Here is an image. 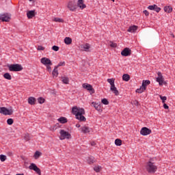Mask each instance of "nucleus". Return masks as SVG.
<instances>
[{
  "label": "nucleus",
  "instance_id": "1",
  "mask_svg": "<svg viewBox=\"0 0 175 175\" xmlns=\"http://www.w3.org/2000/svg\"><path fill=\"white\" fill-rule=\"evenodd\" d=\"M72 113L75 116V118L79 121L85 122L86 118L84 116L85 111L83 108L77 107V106L73 107L72 109Z\"/></svg>",
  "mask_w": 175,
  "mask_h": 175
},
{
  "label": "nucleus",
  "instance_id": "2",
  "mask_svg": "<svg viewBox=\"0 0 175 175\" xmlns=\"http://www.w3.org/2000/svg\"><path fill=\"white\" fill-rule=\"evenodd\" d=\"M77 6L80 8V9H85V8H87V5L84 4V0H78L77 4L75 1H69L67 8L70 12H75V10L77 9Z\"/></svg>",
  "mask_w": 175,
  "mask_h": 175
},
{
  "label": "nucleus",
  "instance_id": "3",
  "mask_svg": "<svg viewBox=\"0 0 175 175\" xmlns=\"http://www.w3.org/2000/svg\"><path fill=\"white\" fill-rule=\"evenodd\" d=\"M146 169L148 173H155L158 167L154 163L149 161L146 163Z\"/></svg>",
  "mask_w": 175,
  "mask_h": 175
},
{
  "label": "nucleus",
  "instance_id": "4",
  "mask_svg": "<svg viewBox=\"0 0 175 175\" xmlns=\"http://www.w3.org/2000/svg\"><path fill=\"white\" fill-rule=\"evenodd\" d=\"M10 72H21L23 70V66L21 64H10L8 66Z\"/></svg>",
  "mask_w": 175,
  "mask_h": 175
},
{
  "label": "nucleus",
  "instance_id": "5",
  "mask_svg": "<svg viewBox=\"0 0 175 175\" xmlns=\"http://www.w3.org/2000/svg\"><path fill=\"white\" fill-rule=\"evenodd\" d=\"M151 81L150 80H144L142 81V85L139 88L137 89L135 92L137 94H142V92H144L146 91V88H147V85H150Z\"/></svg>",
  "mask_w": 175,
  "mask_h": 175
},
{
  "label": "nucleus",
  "instance_id": "6",
  "mask_svg": "<svg viewBox=\"0 0 175 175\" xmlns=\"http://www.w3.org/2000/svg\"><path fill=\"white\" fill-rule=\"evenodd\" d=\"M59 134H60V137H59L60 140H65V139H70V137H72V135H70V133H69V132L66 131L64 129L60 130Z\"/></svg>",
  "mask_w": 175,
  "mask_h": 175
},
{
  "label": "nucleus",
  "instance_id": "7",
  "mask_svg": "<svg viewBox=\"0 0 175 175\" xmlns=\"http://www.w3.org/2000/svg\"><path fill=\"white\" fill-rule=\"evenodd\" d=\"M0 113L3 114L4 116H12L13 114V109L5 107H0Z\"/></svg>",
  "mask_w": 175,
  "mask_h": 175
},
{
  "label": "nucleus",
  "instance_id": "8",
  "mask_svg": "<svg viewBox=\"0 0 175 175\" xmlns=\"http://www.w3.org/2000/svg\"><path fill=\"white\" fill-rule=\"evenodd\" d=\"M29 169L30 170H33L38 175H42V171H40V168L38 167V165H36V164L33 163L30 164V165L29 166Z\"/></svg>",
  "mask_w": 175,
  "mask_h": 175
},
{
  "label": "nucleus",
  "instance_id": "9",
  "mask_svg": "<svg viewBox=\"0 0 175 175\" xmlns=\"http://www.w3.org/2000/svg\"><path fill=\"white\" fill-rule=\"evenodd\" d=\"M82 87L85 88V90H87V91H89L91 94H95V90L92 88V85L89 83H85L82 85Z\"/></svg>",
  "mask_w": 175,
  "mask_h": 175
},
{
  "label": "nucleus",
  "instance_id": "10",
  "mask_svg": "<svg viewBox=\"0 0 175 175\" xmlns=\"http://www.w3.org/2000/svg\"><path fill=\"white\" fill-rule=\"evenodd\" d=\"M152 132L151 129L147 127H143L140 131V134L142 135V136H147L151 135Z\"/></svg>",
  "mask_w": 175,
  "mask_h": 175
},
{
  "label": "nucleus",
  "instance_id": "11",
  "mask_svg": "<svg viewBox=\"0 0 175 175\" xmlns=\"http://www.w3.org/2000/svg\"><path fill=\"white\" fill-rule=\"evenodd\" d=\"M0 20L3 22L9 23L10 21V15L8 14H0Z\"/></svg>",
  "mask_w": 175,
  "mask_h": 175
},
{
  "label": "nucleus",
  "instance_id": "12",
  "mask_svg": "<svg viewBox=\"0 0 175 175\" xmlns=\"http://www.w3.org/2000/svg\"><path fill=\"white\" fill-rule=\"evenodd\" d=\"M132 54V51L129 48H124L121 52L122 57H129Z\"/></svg>",
  "mask_w": 175,
  "mask_h": 175
},
{
  "label": "nucleus",
  "instance_id": "13",
  "mask_svg": "<svg viewBox=\"0 0 175 175\" xmlns=\"http://www.w3.org/2000/svg\"><path fill=\"white\" fill-rule=\"evenodd\" d=\"M158 77L157 78V81L159 83V85H163V81L165 79H163V76L162 75V72H157Z\"/></svg>",
  "mask_w": 175,
  "mask_h": 175
},
{
  "label": "nucleus",
  "instance_id": "14",
  "mask_svg": "<svg viewBox=\"0 0 175 175\" xmlns=\"http://www.w3.org/2000/svg\"><path fill=\"white\" fill-rule=\"evenodd\" d=\"M41 64L47 66V65H53L51 60L47 57H42L40 60Z\"/></svg>",
  "mask_w": 175,
  "mask_h": 175
},
{
  "label": "nucleus",
  "instance_id": "15",
  "mask_svg": "<svg viewBox=\"0 0 175 175\" xmlns=\"http://www.w3.org/2000/svg\"><path fill=\"white\" fill-rule=\"evenodd\" d=\"M148 9H149V10H154V12H157V13H159L161 12V8L158 7V5L155 4L153 5H149Z\"/></svg>",
  "mask_w": 175,
  "mask_h": 175
},
{
  "label": "nucleus",
  "instance_id": "16",
  "mask_svg": "<svg viewBox=\"0 0 175 175\" xmlns=\"http://www.w3.org/2000/svg\"><path fill=\"white\" fill-rule=\"evenodd\" d=\"M81 131L82 132V133H90V132H91V129H90V127L87 126H83L81 128Z\"/></svg>",
  "mask_w": 175,
  "mask_h": 175
},
{
  "label": "nucleus",
  "instance_id": "17",
  "mask_svg": "<svg viewBox=\"0 0 175 175\" xmlns=\"http://www.w3.org/2000/svg\"><path fill=\"white\" fill-rule=\"evenodd\" d=\"M86 161L89 165H92V163H95V162H96V160H95V158L92 156L88 157Z\"/></svg>",
  "mask_w": 175,
  "mask_h": 175
},
{
  "label": "nucleus",
  "instance_id": "18",
  "mask_svg": "<svg viewBox=\"0 0 175 175\" xmlns=\"http://www.w3.org/2000/svg\"><path fill=\"white\" fill-rule=\"evenodd\" d=\"M92 105H94V109L97 110V111H102V106L100 104L95 103H92Z\"/></svg>",
  "mask_w": 175,
  "mask_h": 175
},
{
  "label": "nucleus",
  "instance_id": "19",
  "mask_svg": "<svg viewBox=\"0 0 175 175\" xmlns=\"http://www.w3.org/2000/svg\"><path fill=\"white\" fill-rule=\"evenodd\" d=\"M27 18H33L35 17V11L34 10H30L27 12Z\"/></svg>",
  "mask_w": 175,
  "mask_h": 175
},
{
  "label": "nucleus",
  "instance_id": "20",
  "mask_svg": "<svg viewBox=\"0 0 175 175\" xmlns=\"http://www.w3.org/2000/svg\"><path fill=\"white\" fill-rule=\"evenodd\" d=\"M90 47L91 46H90V44H88V43L81 45V49H83L84 51H88V50H90Z\"/></svg>",
  "mask_w": 175,
  "mask_h": 175
},
{
  "label": "nucleus",
  "instance_id": "21",
  "mask_svg": "<svg viewBox=\"0 0 175 175\" xmlns=\"http://www.w3.org/2000/svg\"><path fill=\"white\" fill-rule=\"evenodd\" d=\"M36 102V98H35V97H29L28 98V104L29 105H35Z\"/></svg>",
  "mask_w": 175,
  "mask_h": 175
},
{
  "label": "nucleus",
  "instance_id": "22",
  "mask_svg": "<svg viewBox=\"0 0 175 175\" xmlns=\"http://www.w3.org/2000/svg\"><path fill=\"white\" fill-rule=\"evenodd\" d=\"M164 11L166 13H172V12H173V8L169 5H166L164 7Z\"/></svg>",
  "mask_w": 175,
  "mask_h": 175
},
{
  "label": "nucleus",
  "instance_id": "23",
  "mask_svg": "<svg viewBox=\"0 0 175 175\" xmlns=\"http://www.w3.org/2000/svg\"><path fill=\"white\" fill-rule=\"evenodd\" d=\"M57 121H59L60 124H66V122H68V119L65 117H61L57 120Z\"/></svg>",
  "mask_w": 175,
  "mask_h": 175
},
{
  "label": "nucleus",
  "instance_id": "24",
  "mask_svg": "<svg viewBox=\"0 0 175 175\" xmlns=\"http://www.w3.org/2000/svg\"><path fill=\"white\" fill-rule=\"evenodd\" d=\"M127 31L128 32H135L137 31V26L136 25L131 26Z\"/></svg>",
  "mask_w": 175,
  "mask_h": 175
},
{
  "label": "nucleus",
  "instance_id": "25",
  "mask_svg": "<svg viewBox=\"0 0 175 175\" xmlns=\"http://www.w3.org/2000/svg\"><path fill=\"white\" fill-rule=\"evenodd\" d=\"M52 75L53 77H58V66H55L54 70H53Z\"/></svg>",
  "mask_w": 175,
  "mask_h": 175
},
{
  "label": "nucleus",
  "instance_id": "26",
  "mask_svg": "<svg viewBox=\"0 0 175 175\" xmlns=\"http://www.w3.org/2000/svg\"><path fill=\"white\" fill-rule=\"evenodd\" d=\"M122 80L124 81H129V80H131V77L128 74H124L122 75Z\"/></svg>",
  "mask_w": 175,
  "mask_h": 175
},
{
  "label": "nucleus",
  "instance_id": "27",
  "mask_svg": "<svg viewBox=\"0 0 175 175\" xmlns=\"http://www.w3.org/2000/svg\"><path fill=\"white\" fill-rule=\"evenodd\" d=\"M62 81L64 84H69V78L68 77H62Z\"/></svg>",
  "mask_w": 175,
  "mask_h": 175
},
{
  "label": "nucleus",
  "instance_id": "28",
  "mask_svg": "<svg viewBox=\"0 0 175 175\" xmlns=\"http://www.w3.org/2000/svg\"><path fill=\"white\" fill-rule=\"evenodd\" d=\"M64 43L66 44H72V38H70V37H66L64 38Z\"/></svg>",
  "mask_w": 175,
  "mask_h": 175
},
{
  "label": "nucleus",
  "instance_id": "29",
  "mask_svg": "<svg viewBox=\"0 0 175 175\" xmlns=\"http://www.w3.org/2000/svg\"><path fill=\"white\" fill-rule=\"evenodd\" d=\"M4 79H6V80H11L12 79V75L9 72H5L3 75Z\"/></svg>",
  "mask_w": 175,
  "mask_h": 175
},
{
  "label": "nucleus",
  "instance_id": "30",
  "mask_svg": "<svg viewBox=\"0 0 175 175\" xmlns=\"http://www.w3.org/2000/svg\"><path fill=\"white\" fill-rule=\"evenodd\" d=\"M23 137H24V140H25V142H29V140H31V135H29V133L25 134Z\"/></svg>",
  "mask_w": 175,
  "mask_h": 175
},
{
  "label": "nucleus",
  "instance_id": "31",
  "mask_svg": "<svg viewBox=\"0 0 175 175\" xmlns=\"http://www.w3.org/2000/svg\"><path fill=\"white\" fill-rule=\"evenodd\" d=\"M42 155V153L39 151H36V152L34 153V159H38V158Z\"/></svg>",
  "mask_w": 175,
  "mask_h": 175
},
{
  "label": "nucleus",
  "instance_id": "32",
  "mask_svg": "<svg viewBox=\"0 0 175 175\" xmlns=\"http://www.w3.org/2000/svg\"><path fill=\"white\" fill-rule=\"evenodd\" d=\"M115 144L116 146H121L122 144V141L120 139H116L115 140Z\"/></svg>",
  "mask_w": 175,
  "mask_h": 175
},
{
  "label": "nucleus",
  "instance_id": "33",
  "mask_svg": "<svg viewBox=\"0 0 175 175\" xmlns=\"http://www.w3.org/2000/svg\"><path fill=\"white\" fill-rule=\"evenodd\" d=\"M53 21L55 23H64V19L61 18H54Z\"/></svg>",
  "mask_w": 175,
  "mask_h": 175
},
{
  "label": "nucleus",
  "instance_id": "34",
  "mask_svg": "<svg viewBox=\"0 0 175 175\" xmlns=\"http://www.w3.org/2000/svg\"><path fill=\"white\" fill-rule=\"evenodd\" d=\"M38 103L42 105V103H44V98H43V97H39L38 98Z\"/></svg>",
  "mask_w": 175,
  "mask_h": 175
},
{
  "label": "nucleus",
  "instance_id": "35",
  "mask_svg": "<svg viewBox=\"0 0 175 175\" xmlns=\"http://www.w3.org/2000/svg\"><path fill=\"white\" fill-rule=\"evenodd\" d=\"M13 122H14V121L13 120L12 118H9L7 120V124L8 125H13Z\"/></svg>",
  "mask_w": 175,
  "mask_h": 175
},
{
  "label": "nucleus",
  "instance_id": "36",
  "mask_svg": "<svg viewBox=\"0 0 175 175\" xmlns=\"http://www.w3.org/2000/svg\"><path fill=\"white\" fill-rule=\"evenodd\" d=\"M107 81L109 83L111 87L114 85V79H108Z\"/></svg>",
  "mask_w": 175,
  "mask_h": 175
},
{
  "label": "nucleus",
  "instance_id": "37",
  "mask_svg": "<svg viewBox=\"0 0 175 175\" xmlns=\"http://www.w3.org/2000/svg\"><path fill=\"white\" fill-rule=\"evenodd\" d=\"M109 46H110V47H113V49H116V47H117V43H114V42L110 41Z\"/></svg>",
  "mask_w": 175,
  "mask_h": 175
},
{
  "label": "nucleus",
  "instance_id": "38",
  "mask_svg": "<svg viewBox=\"0 0 175 175\" xmlns=\"http://www.w3.org/2000/svg\"><path fill=\"white\" fill-rule=\"evenodd\" d=\"M101 103H103V105H109V100H107V98H103L101 100Z\"/></svg>",
  "mask_w": 175,
  "mask_h": 175
},
{
  "label": "nucleus",
  "instance_id": "39",
  "mask_svg": "<svg viewBox=\"0 0 175 175\" xmlns=\"http://www.w3.org/2000/svg\"><path fill=\"white\" fill-rule=\"evenodd\" d=\"M159 97H160V99H161L163 103H165V102H166V99H167V97L165 96H163L160 95Z\"/></svg>",
  "mask_w": 175,
  "mask_h": 175
},
{
  "label": "nucleus",
  "instance_id": "40",
  "mask_svg": "<svg viewBox=\"0 0 175 175\" xmlns=\"http://www.w3.org/2000/svg\"><path fill=\"white\" fill-rule=\"evenodd\" d=\"M0 161H1V162H5V161H6V156H5L3 154H1L0 155Z\"/></svg>",
  "mask_w": 175,
  "mask_h": 175
},
{
  "label": "nucleus",
  "instance_id": "41",
  "mask_svg": "<svg viewBox=\"0 0 175 175\" xmlns=\"http://www.w3.org/2000/svg\"><path fill=\"white\" fill-rule=\"evenodd\" d=\"M52 50H53V51H58L59 50V46L54 45L52 46Z\"/></svg>",
  "mask_w": 175,
  "mask_h": 175
},
{
  "label": "nucleus",
  "instance_id": "42",
  "mask_svg": "<svg viewBox=\"0 0 175 175\" xmlns=\"http://www.w3.org/2000/svg\"><path fill=\"white\" fill-rule=\"evenodd\" d=\"M94 170L96 172V173H99L100 172V167L96 166L94 167Z\"/></svg>",
  "mask_w": 175,
  "mask_h": 175
},
{
  "label": "nucleus",
  "instance_id": "43",
  "mask_svg": "<svg viewBox=\"0 0 175 175\" xmlns=\"http://www.w3.org/2000/svg\"><path fill=\"white\" fill-rule=\"evenodd\" d=\"M57 66V68H59V66H65V62H60L57 66Z\"/></svg>",
  "mask_w": 175,
  "mask_h": 175
},
{
  "label": "nucleus",
  "instance_id": "44",
  "mask_svg": "<svg viewBox=\"0 0 175 175\" xmlns=\"http://www.w3.org/2000/svg\"><path fill=\"white\" fill-rule=\"evenodd\" d=\"M112 92L116 96H118L120 95V92H118V90L116 89L115 90H112Z\"/></svg>",
  "mask_w": 175,
  "mask_h": 175
},
{
  "label": "nucleus",
  "instance_id": "45",
  "mask_svg": "<svg viewBox=\"0 0 175 175\" xmlns=\"http://www.w3.org/2000/svg\"><path fill=\"white\" fill-rule=\"evenodd\" d=\"M110 90H111V91H114V90H117V88H116V85L111 86Z\"/></svg>",
  "mask_w": 175,
  "mask_h": 175
},
{
  "label": "nucleus",
  "instance_id": "46",
  "mask_svg": "<svg viewBox=\"0 0 175 175\" xmlns=\"http://www.w3.org/2000/svg\"><path fill=\"white\" fill-rule=\"evenodd\" d=\"M37 50H38V51L44 50V47L40 45L38 46Z\"/></svg>",
  "mask_w": 175,
  "mask_h": 175
},
{
  "label": "nucleus",
  "instance_id": "47",
  "mask_svg": "<svg viewBox=\"0 0 175 175\" xmlns=\"http://www.w3.org/2000/svg\"><path fill=\"white\" fill-rule=\"evenodd\" d=\"M163 108L167 110L169 109V106L167 105H166V103H164Z\"/></svg>",
  "mask_w": 175,
  "mask_h": 175
},
{
  "label": "nucleus",
  "instance_id": "48",
  "mask_svg": "<svg viewBox=\"0 0 175 175\" xmlns=\"http://www.w3.org/2000/svg\"><path fill=\"white\" fill-rule=\"evenodd\" d=\"M46 69H47L48 70L51 71V65H47V66H46Z\"/></svg>",
  "mask_w": 175,
  "mask_h": 175
},
{
  "label": "nucleus",
  "instance_id": "49",
  "mask_svg": "<svg viewBox=\"0 0 175 175\" xmlns=\"http://www.w3.org/2000/svg\"><path fill=\"white\" fill-rule=\"evenodd\" d=\"M144 14H145V16H148V14H150V13L147 10H144Z\"/></svg>",
  "mask_w": 175,
  "mask_h": 175
},
{
  "label": "nucleus",
  "instance_id": "50",
  "mask_svg": "<svg viewBox=\"0 0 175 175\" xmlns=\"http://www.w3.org/2000/svg\"><path fill=\"white\" fill-rule=\"evenodd\" d=\"M96 143H95V142H91V146H96Z\"/></svg>",
  "mask_w": 175,
  "mask_h": 175
},
{
  "label": "nucleus",
  "instance_id": "51",
  "mask_svg": "<svg viewBox=\"0 0 175 175\" xmlns=\"http://www.w3.org/2000/svg\"><path fill=\"white\" fill-rule=\"evenodd\" d=\"M80 126H81L80 124H76V127H77V128H80Z\"/></svg>",
  "mask_w": 175,
  "mask_h": 175
},
{
  "label": "nucleus",
  "instance_id": "52",
  "mask_svg": "<svg viewBox=\"0 0 175 175\" xmlns=\"http://www.w3.org/2000/svg\"><path fill=\"white\" fill-rule=\"evenodd\" d=\"M134 105H139V102L135 100V103H134Z\"/></svg>",
  "mask_w": 175,
  "mask_h": 175
},
{
  "label": "nucleus",
  "instance_id": "53",
  "mask_svg": "<svg viewBox=\"0 0 175 175\" xmlns=\"http://www.w3.org/2000/svg\"><path fill=\"white\" fill-rule=\"evenodd\" d=\"M172 36V38H174V34H171Z\"/></svg>",
  "mask_w": 175,
  "mask_h": 175
},
{
  "label": "nucleus",
  "instance_id": "54",
  "mask_svg": "<svg viewBox=\"0 0 175 175\" xmlns=\"http://www.w3.org/2000/svg\"><path fill=\"white\" fill-rule=\"evenodd\" d=\"M29 1H30V2H31V1H33V0H29Z\"/></svg>",
  "mask_w": 175,
  "mask_h": 175
},
{
  "label": "nucleus",
  "instance_id": "55",
  "mask_svg": "<svg viewBox=\"0 0 175 175\" xmlns=\"http://www.w3.org/2000/svg\"><path fill=\"white\" fill-rule=\"evenodd\" d=\"M113 2H114V1H116V0H111Z\"/></svg>",
  "mask_w": 175,
  "mask_h": 175
}]
</instances>
